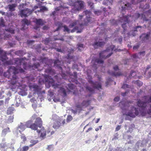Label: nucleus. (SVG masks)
Here are the masks:
<instances>
[{"label": "nucleus", "mask_w": 151, "mask_h": 151, "mask_svg": "<svg viewBox=\"0 0 151 151\" xmlns=\"http://www.w3.org/2000/svg\"><path fill=\"white\" fill-rule=\"evenodd\" d=\"M78 22V20L75 21L69 24V27L70 28H72L73 27L75 26V27L70 31V32L73 33L75 32L78 29V27L76 26V25L77 24V23Z\"/></svg>", "instance_id": "obj_17"}, {"label": "nucleus", "mask_w": 151, "mask_h": 151, "mask_svg": "<svg viewBox=\"0 0 151 151\" xmlns=\"http://www.w3.org/2000/svg\"><path fill=\"white\" fill-rule=\"evenodd\" d=\"M10 132L9 128L7 127V128L4 129L2 131V133L4 134H6L7 132Z\"/></svg>", "instance_id": "obj_53"}, {"label": "nucleus", "mask_w": 151, "mask_h": 151, "mask_svg": "<svg viewBox=\"0 0 151 151\" xmlns=\"http://www.w3.org/2000/svg\"><path fill=\"white\" fill-rule=\"evenodd\" d=\"M133 17L134 20L140 18L141 19H143L144 21H148L149 20L148 18H151V9H149L148 11L144 12L141 14L136 13L134 14Z\"/></svg>", "instance_id": "obj_3"}, {"label": "nucleus", "mask_w": 151, "mask_h": 151, "mask_svg": "<svg viewBox=\"0 0 151 151\" xmlns=\"http://www.w3.org/2000/svg\"><path fill=\"white\" fill-rule=\"evenodd\" d=\"M60 64V62L59 60H57L54 61V65L59 68L62 71V68L61 67Z\"/></svg>", "instance_id": "obj_24"}, {"label": "nucleus", "mask_w": 151, "mask_h": 151, "mask_svg": "<svg viewBox=\"0 0 151 151\" xmlns=\"http://www.w3.org/2000/svg\"><path fill=\"white\" fill-rule=\"evenodd\" d=\"M78 50L80 51H81L82 49L84 48L83 45L82 44L78 43L77 45Z\"/></svg>", "instance_id": "obj_37"}, {"label": "nucleus", "mask_w": 151, "mask_h": 151, "mask_svg": "<svg viewBox=\"0 0 151 151\" xmlns=\"http://www.w3.org/2000/svg\"><path fill=\"white\" fill-rule=\"evenodd\" d=\"M44 78L46 82L50 83L55 88L59 87V84H57L55 83V81L52 78L51 76L49 75H44Z\"/></svg>", "instance_id": "obj_8"}, {"label": "nucleus", "mask_w": 151, "mask_h": 151, "mask_svg": "<svg viewBox=\"0 0 151 151\" xmlns=\"http://www.w3.org/2000/svg\"><path fill=\"white\" fill-rule=\"evenodd\" d=\"M25 125L22 123H21L20 125L18 127V129H20V130H19V132L21 133L22 132L24 131L25 129Z\"/></svg>", "instance_id": "obj_30"}, {"label": "nucleus", "mask_w": 151, "mask_h": 151, "mask_svg": "<svg viewBox=\"0 0 151 151\" xmlns=\"http://www.w3.org/2000/svg\"><path fill=\"white\" fill-rule=\"evenodd\" d=\"M81 10V8H76L73 6V8L71 10L70 12L71 13L76 14L78 12L79 10Z\"/></svg>", "instance_id": "obj_28"}, {"label": "nucleus", "mask_w": 151, "mask_h": 151, "mask_svg": "<svg viewBox=\"0 0 151 151\" xmlns=\"http://www.w3.org/2000/svg\"><path fill=\"white\" fill-rule=\"evenodd\" d=\"M62 24L60 23V24L59 26H58V27H57V28L55 30V31H58L62 27Z\"/></svg>", "instance_id": "obj_63"}, {"label": "nucleus", "mask_w": 151, "mask_h": 151, "mask_svg": "<svg viewBox=\"0 0 151 151\" xmlns=\"http://www.w3.org/2000/svg\"><path fill=\"white\" fill-rule=\"evenodd\" d=\"M16 6L15 4H12L9 5H8V7L9 10L10 11H14L15 10L14 8L16 7Z\"/></svg>", "instance_id": "obj_33"}, {"label": "nucleus", "mask_w": 151, "mask_h": 151, "mask_svg": "<svg viewBox=\"0 0 151 151\" xmlns=\"http://www.w3.org/2000/svg\"><path fill=\"white\" fill-rule=\"evenodd\" d=\"M24 72V70L22 68H20L18 69L14 66H11L9 67L7 71L4 73V76L9 78H11L10 84L12 85H14L17 83V76L16 74L19 72L23 73Z\"/></svg>", "instance_id": "obj_2"}, {"label": "nucleus", "mask_w": 151, "mask_h": 151, "mask_svg": "<svg viewBox=\"0 0 151 151\" xmlns=\"http://www.w3.org/2000/svg\"><path fill=\"white\" fill-rule=\"evenodd\" d=\"M127 116H129L132 118H134L136 116L135 115L134 112H132V111H130L126 114Z\"/></svg>", "instance_id": "obj_35"}, {"label": "nucleus", "mask_w": 151, "mask_h": 151, "mask_svg": "<svg viewBox=\"0 0 151 151\" xmlns=\"http://www.w3.org/2000/svg\"><path fill=\"white\" fill-rule=\"evenodd\" d=\"M21 139L22 140V141L24 142L27 139L26 137L22 135L21 136Z\"/></svg>", "instance_id": "obj_62"}, {"label": "nucleus", "mask_w": 151, "mask_h": 151, "mask_svg": "<svg viewBox=\"0 0 151 151\" xmlns=\"http://www.w3.org/2000/svg\"><path fill=\"white\" fill-rule=\"evenodd\" d=\"M5 30L7 32H10L11 33H14V30L12 28H9L8 29H5Z\"/></svg>", "instance_id": "obj_45"}, {"label": "nucleus", "mask_w": 151, "mask_h": 151, "mask_svg": "<svg viewBox=\"0 0 151 151\" xmlns=\"http://www.w3.org/2000/svg\"><path fill=\"white\" fill-rule=\"evenodd\" d=\"M6 64L8 65H13L14 64L12 60H9L6 61L5 62Z\"/></svg>", "instance_id": "obj_54"}, {"label": "nucleus", "mask_w": 151, "mask_h": 151, "mask_svg": "<svg viewBox=\"0 0 151 151\" xmlns=\"http://www.w3.org/2000/svg\"><path fill=\"white\" fill-rule=\"evenodd\" d=\"M15 53L19 56H22L25 54L23 51L21 50H19L16 51Z\"/></svg>", "instance_id": "obj_27"}, {"label": "nucleus", "mask_w": 151, "mask_h": 151, "mask_svg": "<svg viewBox=\"0 0 151 151\" xmlns=\"http://www.w3.org/2000/svg\"><path fill=\"white\" fill-rule=\"evenodd\" d=\"M108 73L111 75L112 76H114L116 77L122 76V74L120 71H119L117 72H112L111 73L109 71H108Z\"/></svg>", "instance_id": "obj_26"}, {"label": "nucleus", "mask_w": 151, "mask_h": 151, "mask_svg": "<svg viewBox=\"0 0 151 151\" xmlns=\"http://www.w3.org/2000/svg\"><path fill=\"white\" fill-rule=\"evenodd\" d=\"M83 1L80 0H78L76 1L74 4L73 6L77 8H81V10L83 8Z\"/></svg>", "instance_id": "obj_20"}, {"label": "nucleus", "mask_w": 151, "mask_h": 151, "mask_svg": "<svg viewBox=\"0 0 151 151\" xmlns=\"http://www.w3.org/2000/svg\"><path fill=\"white\" fill-rule=\"evenodd\" d=\"M140 46V45L139 44H138L137 45L134 46L133 48V49L134 50L138 49L139 47Z\"/></svg>", "instance_id": "obj_60"}, {"label": "nucleus", "mask_w": 151, "mask_h": 151, "mask_svg": "<svg viewBox=\"0 0 151 151\" xmlns=\"http://www.w3.org/2000/svg\"><path fill=\"white\" fill-rule=\"evenodd\" d=\"M88 4L89 6H90L91 9H93V3L91 2V1H88Z\"/></svg>", "instance_id": "obj_55"}, {"label": "nucleus", "mask_w": 151, "mask_h": 151, "mask_svg": "<svg viewBox=\"0 0 151 151\" xmlns=\"http://www.w3.org/2000/svg\"><path fill=\"white\" fill-rule=\"evenodd\" d=\"M122 88L123 89L129 88V85L127 84H124L122 86Z\"/></svg>", "instance_id": "obj_59"}, {"label": "nucleus", "mask_w": 151, "mask_h": 151, "mask_svg": "<svg viewBox=\"0 0 151 151\" xmlns=\"http://www.w3.org/2000/svg\"><path fill=\"white\" fill-rule=\"evenodd\" d=\"M88 78L89 77L90 78L88 80V81L89 83L92 84L93 87L97 90L102 89V86L101 83L98 81L93 82L92 81V78L91 76H88Z\"/></svg>", "instance_id": "obj_12"}, {"label": "nucleus", "mask_w": 151, "mask_h": 151, "mask_svg": "<svg viewBox=\"0 0 151 151\" xmlns=\"http://www.w3.org/2000/svg\"><path fill=\"white\" fill-rule=\"evenodd\" d=\"M113 0H104L103 4L106 6L112 5Z\"/></svg>", "instance_id": "obj_29"}, {"label": "nucleus", "mask_w": 151, "mask_h": 151, "mask_svg": "<svg viewBox=\"0 0 151 151\" xmlns=\"http://www.w3.org/2000/svg\"><path fill=\"white\" fill-rule=\"evenodd\" d=\"M105 44L104 42H95L93 44V45L95 48H97L98 47H101L104 46Z\"/></svg>", "instance_id": "obj_23"}, {"label": "nucleus", "mask_w": 151, "mask_h": 151, "mask_svg": "<svg viewBox=\"0 0 151 151\" xmlns=\"http://www.w3.org/2000/svg\"><path fill=\"white\" fill-rule=\"evenodd\" d=\"M136 82L137 85L139 86H141L142 85V83L139 80H137Z\"/></svg>", "instance_id": "obj_57"}, {"label": "nucleus", "mask_w": 151, "mask_h": 151, "mask_svg": "<svg viewBox=\"0 0 151 151\" xmlns=\"http://www.w3.org/2000/svg\"><path fill=\"white\" fill-rule=\"evenodd\" d=\"M51 41V40L50 38H46L44 40V44L46 45H47Z\"/></svg>", "instance_id": "obj_46"}, {"label": "nucleus", "mask_w": 151, "mask_h": 151, "mask_svg": "<svg viewBox=\"0 0 151 151\" xmlns=\"http://www.w3.org/2000/svg\"><path fill=\"white\" fill-rule=\"evenodd\" d=\"M42 125V121L40 117L37 118L35 121V123H32L30 128L34 130H37L38 127L41 128Z\"/></svg>", "instance_id": "obj_6"}, {"label": "nucleus", "mask_w": 151, "mask_h": 151, "mask_svg": "<svg viewBox=\"0 0 151 151\" xmlns=\"http://www.w3.org/2000/svg\"><path fill=\"white\" fill-rule=\"evenodd\" d=\"M45 73L49 74V75L53 76L55 74V70L51 68L46 69L45 70Z\"/></svg>", "instance_id": "obj_22"}, {"label": "nucleus", "mask_w": 151, "mask_h": 151, "mask_svg": "<svg viewBox=\"0 0 151 151\" xmlns=\"http://www.w3.org/2000/svg\"><path fill=\"white\" fill-rule=\"evenodd\" d=\"M61 123L60 122L55 121L52 127L54 129H58L61 126Z\"/></svg>", "instance_id": "obj_25"}, {"label": "nucleus", "mask_w": 151, "mask_h": 151, "mask_svg": "<svg viewBox=\"0 0 151 151\" xmlns=\"http://www.w3.org/2000/svg\"><path fill=\"white\" fill-rule=\"evenodd\" d=\"M60 92L63 94V96H67V93L65 89L62 87H60Z\"/></svg>", "instance_id": "obj_32"}, {"label": "nucleus", "mask_w": 151, "mask_h": 151, "mask_svg": "<svg viewBox=\"0 0 151 151\" xmlns=\"http://www.w3.org/2000/svg\"><path fill=\"white\" fill-rule=\"evenodd\" d=\"M83 13L87 16L86 20L87 21L84 24L85 25H86L88 23L90 22L91 21V18L89 17L91 14V12L90 11L86 10L84 11L83 12Z\"/></svg>", "instance_id": "obj_21"}, {"label": "nucleus", "mask_w": 151, "mask_h": 151, "mask_svg": "<svg viewBox=\"0 0 151 151\" xmlns=\"http://www.w3.org/2000/svg\"><path fill=\"white\" fill-rule=\"evenodd\" d=\"M94 13L95 14H97V15H99L101 13V11L98 10L95 11L94 12Z\"/></svg>", "instance_id": "obj_61"}, {"label": "nucleus", "mask_w": 151, "mask_h": 151, "mask_svg": "<svg viewBox=\"0 0 151 151\" xmlns=\"http://www.w3.org/2000/svg\"><path fill=\"white\" fill-rule=\"evenodd\" d=\"M14 110V109L13 108H9L7 110V113L9 114H11L13 113Z\"/></svg>", "instance_id": "obj_39"}, {"label": "nucleus", "mask_w": 151, "mask_h": 151, "mask_svg": "<svg viewBox=\"0 0 151 151\" xmlns=\"http://www.w3.org/2000/svg\"><path fill=\"white\" fill-rule=\"evenodd\" d=\"M41 129L37 131L38 138L42 140L46 137V131L44 127L42 126Z\"/></svg>", "instance_id": "obj_11"}, {"label": "nucleus", "mask_w": 151, "mask_h": 151, "mask_svg": "<svg viewBox=\"0 0 151 151\" xmlns=\"http://www.w3.org/2000/svg\"><path fill=\"white\" fill-rule=\"evenodd\" d=\"M0 25L4 26V20L2 17L0 18Z\"/></svg>", "instance_id": "obj_47"}, {"label": "nucleus", "mask_w": 151, "mask_h": 151, "mask_svg": "<svg viewBox=\"0 0 151 151\" xmlns=\"http://www.w3.org/2000/svg\"><path fill=\"white\" fill-rule=\"evenodd\" d=\"M95 62L98 63L102 64L104 63V61L100 58L96 59Z\"/></svg>", "instance_id": "obj_43"}, {"label": "nucleus", "mask_w": 151, "mask_h": 151, "mask_svg": "<svg viewBox=\"0 0 151 151\" xmlns=\"http://www.w3.org/2000/svg\"><path fill=\"white\" fill-rule=\"evenodd\" d=\"M73 119V117L70 115H69L67 116L66 121L67 122L71 121Z\"/></svg>", "instance_id": "obj_50"}, {"label": "nucleus", "mask_w": 151, "mask_h": 151, "mask_svg": "<svg viewBox=\"0 0 151 151\" xmlns=\"http://www.w3.org/2000/svg\"><path fill=\"white\" fill-rule=\"evenodd\" d=\"M150 6L148 4H146L145 6H140L139 8L143 9H147L149 8Z\"/></svg>", "instance_id": "obj_52"}, {"label": "nucleus", "mask_w": 151, "mask_h": 151, "mask_svg": "<svg viewBox=\"0 0 151 151\" xmlns=\"http://www.w3.org/2000/svg\"><path fill=\"white\" fill-rule=\"evenodd\" d=\"M110 22L112 25H115L117 23V21L114 19L110 20Z\"/></svg>", "instance_id": "obj_56"}, {"label": "nucleus", "mask_w": 151, "mask_h": 151, "mask_svg": "<svg viewBox=\"0 0 151 151\" xmlns=\"http://www.w3.org/2000/svg\"><path fill=\"white\" fill-rule=\"evenodd\" d=\"M49 60L48 58H44L42 59V61L43 63H44L45 64L48 65V62Z\"/></svg>", "instance_id": "obj_34"}, {"label": "nucleus", "mask_w": 151, "mask_h": 151, "mask_svg": "<svg viewBox=\"0 0 151 151\" xmlns=\"http://www.w3.org/2000/svg\"><path fill=\"white\" fill-rule=\"evenodd\" d=\"M39 141L37 140H35L34 139H31L30 141V143L31 144L29 145V147H32L34 145H35L36 144L38 143Z\"/></svg>", "instance_id": "obj_31"}, {"label": "nucleus", "mask_w": 151, "mask_h": 151, "mask_svg": "<svg viewBox=\"0 0 151 151\" xmlns=\"http://www.w3.org/2000/svg\"><path fill=\"white\" fill-rule=\"evenodd\" d=\"M64 28L63 31L64 32H67L68 33H69L70 32V31L68 27L66 25H64L63 26Z\"/></svg>", "instance_id": "obj_41"}, {"label": "nucleus", "mask_w": 151, "mask_h": 151, "mask_svg": "<svg viewBox=\"0 0 151 151\" xmlns=\"http://www.w3.org/2000/svg\"><path fill=\"white\" fill-rule=\"evenodd\" d=\"M29 88L31 90L34 91L35 92H40L41 90L40 87L38 85L35 84L30 85Z\"/></svg>", "instance_id": "obj_19"}, {"label": "nucleus", "mask_w": 151, "mask_h": 151, "mask_svg": "<svg viewBox=\"0 0 151 151\" xmlns=\"http://www.w3.org/2000/svg\"><path fill=\"white\" fill-rule=\"evenodd\" d=\"M151 34V32H149L146 33H144L142 34L140 36V38H141V41L142 43L145 42L148 40L150 38V35Z\"/></svg>", "instance_id": "obj_13"}, {"label": "nucleus", "mask_w": 151, "mask_h": 151, "mask_svg": "<svg viewBox=\"0 0 151 151\" xmlns=\"http://www.w3.org/2000/svg\"><path fill=\"white\" fill-rule=\"evenodd\" d=\"M113 48L111 47H108L104 50L101 51L99 54V58L104 59H106L109 57L113 54L112 52L108 54V52L111 50V51L113 50Z\"/></svg>", "instance_id": "obj_5"}, {"label": "nucleus", "mask_w": 151, "mask_h": 151, "mask_svg": "<svg viewBox=\"0 0 151 151\" xmlns=\"http://www.w3.org/2000/svg\"><path fill=\"white\" fill-rule=\"evenodd\" d=\"M53 145H51L47 146V149L49 150H53Z\"/></svg>", "instance_id": "obj_51"}, {"label": "nucleus", "mask_w": 151, "mask_h": 151, "mask_svg": "<svg viewBox=\"0 0 151 151\" xmlns=\"http://www.w3.org/2000/svg\"><path fill=\"white\" fill-rule=\"evenodd\" d=\"M90 103V100H83L81 104H76V107L78 110L81 111L82 110L83 108H86L88 106Z\"/></svg>", "instance_id": "obj_9"}, {"label": "nucleus", "mask_w": 151, "mask_h": 151, "mask_svg": "<svg viewBox=\"0 0 151 151\" xmlns=\"http://www.w3.org/2000/svg\"><path fill=\"white\" fill-rule=\"evenodd\" d=\"M21 22L22 24L21 29L22 30H24L27 28V27H26V25L28 26L30 24V21L26 19H22Z\"/></svg>", "instance_id": "obj_16"}, {"label": "nucleus", "mask_w": 151, "mask_h": 151, "mask_svg": "<svg viewBox=\"0 0 151 151\" xmlns=\"http://www.w3.org/2000/svg\"><path fill=\"white\" fill-rule=\"evenodd\" d=\"M120 4L121 6L122 11L128 10L131 7V4L126 1L123 2L122 1L120 2Z\"/></svg>", "instance_id": "obj_14"}, {"label": "nucleus", "mask_w": 151, "mask_h": 151, "mask_svg": "<svg viewBox=\"0 0 151 151\" xmlns=\"http://www.w3.org/2000/svg\"><path fill=\"white\" fill-rule=\"evenodd\" d=\"M29 146H24L22 147V151H27L29 150Z\"/></svg>", "instance_id": "obj_42"}, {"label": "nucleus", "mask_w": 151, "mask_h": 151, "mask_svg": "<svg viewBox=\"0 0 151 151\" xmlns=\"http://www.w3.org/2000/svg\"><path fill=\"white\" fill-rule=\"evenodd\" d=\"M48 10L47 8L45 6H42V8H41L40 10H39L38 12H43L44 11H47Z\"/></svg>", "instance_id": "obj_44"}, {"label": "nucleus", "mask_w": 151, "mask_h": 151, "mask_svg": "<svg viewBox=\"0 0 151 151\" xmlns=\"http://www.w3.org/2000/svg\"><path fill=\"white\" fill-rule=\"evenodd\" d=\"M86 90H88L90 92H93L94 91V90L89 86H86Z\"/></svg>", "instance_id": "obj_49"}, {"label": "nucleus", "mask_w": 151, "mask_h": 151, "mask_svg": "<svg viewBox=\"0 0 151 151\" xmlns=\"http://www.w3.org/2000/svg\"><path fill=\"white\" fill-rule=\"evenodd\" d=\"M129 17H131V16L127 15L125 16H124L119 20L120 22L123 23L122 24V27L123 29V31L122 32V34H125V31L126 30V24L127 23H128L129 22V21L128 20Z\"/></svg>", "instance_id": "obj_7"}, {"label": "nucleus", "mask_w": 151, "mask_h": 151, "mask_svg": "<svg viewBox=\"0 0 151 151\" xmlns=\"http://www.w3.org/2000/svg\"><path fill=\"white\" fill-rule=\"evenodd\" d=\"M136 76V73L134 71H132L130 73V75H129L128 77L129 78H132V77H134Z\"/></svg>", "instance_id": "obj_38"}, {"label": "nucleus", "mask_w": 151, "mask_h": 151, "mask_svg": "<svg viewBox=\"0 0 151 151\" xmlns=\"http://www.w3.org/2000/svg\"><path fill=\"white\" fill-rule=\"evenodd\" d=\"M35 22L37 25V26L34 27V28L36 30H37V29L40 27V26H42L44 24L42 20L40 19H36V20L35 21Z\"/></svg>", "instance_id": "obj_18"}, {"label": "nucleus", "mask_w": 151, "mask_h": 151, "mask_svg": "<svg viewBox=\"0 0 151 151\" xmlns=\"http://www.w3.org/2000/svg\"><path fill=\"white\" fill-rule=\"evenodd\" d=\"M142 101L140 99H138L137 102V106L143 110L142 111H140L141 115L142 116H145L147 113L151 115V104L150 105L147 113L146 111L144 110L147 106V104L151 103V96H144L142 97Z\"/></svg>", "instance_id": "obj_1"}, {"label": "nucleus", "mask_w": 151, "mask_h": 151, "mask_svg": "<svg viewBox=\"0 0 151 151\" xmlns=\"http://www.w3.org/2000/svg\"><path fill=\"white\" fill-rule=\"evenodd\" d=\"M32 123V120H30L26 122L25 124V126L27 128H30Z\"/></svg>", "instance_id": "obj_36"}, {"label": "nucleus", "mask_w": 151, "mask_h": 151, "mask_svg": "<svg viewBox=\"0 0 151 151\" xmlns=\"http://www.w3.org/2000/svg\"><path fill=\"white\" fill-rule=\"evenodd\" d=\"M8 59L6 56V52L0 48V60L2 62H4Z\"/></svg>", "instance_id": "obj_15"}, {"label": "nucleus", "mask_w": 151, "mask_h": 151, "mask_svg": "<svg viewBox=\"0 0 151 151\" xmlns=\"http://www.w3.org/2000/svg\"><path fill=\"white\" fill-rule=\"evenodd\" d=\"M68 86L70 89L73 90L74 88V86L73 84L70 83L68 84Z\"/></svg>", "instance_id": "obj_58"}, {"label": "nucleus", "mask_w": 151, "mask_h": 151, "mask_svg": "<svg viewBox=\"0 0 151 151\" xmlns=\"http://www.w3.org/2000/svg\"><path fill=\"white\" fill-rule=\"evenodd\" d=\"M120 98L119 97L117 96L115 97L114 99V101H115L118 102L119 101Z\"/></svg>", "instance_id": "obj_64"}, {"label": "nucleus", "mask_w": 151, "mask_h": 151, "mask_svg": "<svg viewBox=\"0 0 151 151\" xmlns=\"http://www.w3.org/2000/svg\"><path fill=\"white\" fill-rule=\"evenodd\" d=\"M40 66V64L39 63H35L32 66V68L33 69H37Z\"/></svg>", "instance_id": "obj_40"}, {"label": "nucleus", "mask_w": 151, "mask_h": 151, "mask_svg": "<svg viewBox=\"0 0 151 151\" xmlns=\"http://www.w3.org/2000/svg\"><path fill=\"white\" fill-rule=\"evenodd\" d=\"M134 108V109L135 112L134 113V114L136 116H137L139 114V112L138 110V109L135 107H134V106L132 107V109Z\"/></svg>", "instance_id": "obj_48"}, {"label": "nucleus", "mask_w": 151, "mask_h": 151, "mask_svg": "<svg viewBox=\"0 0 151 151\" xmlns=\"http://www.w3.org/2000/svg\"><path fill=\"white\" fill-rule=\"evenodd\" d=\"M14 60L15 64H17L18 65H21L22 63V67L24 70H27L31 67V66L28 65L27 63L23 62V58H16Z\"/></svg>", "instance_id": "obj_10"}, {"label": "nucleus", "mask_w": 151, "mask_h": 151, "mask_svg": "<svg viewBox=\"0 0 151 151\" xmlns=\"http://www.w3.org/2000/svg\"><path fill=\"white\" fill-rule=\"evenodd\" d=\"M24 4H23L19 5V9L20 10L19 11L18 15L22 17H27L32 13V10L28 8L22 9L24 8Z\"/></svg>", "instance_id": "obj_4"}]
</instances>
